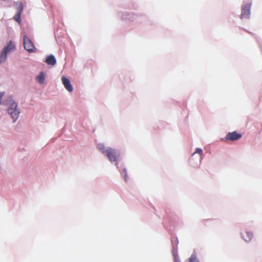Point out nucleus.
<instances>
[{
  "label": "nucleus",
  "instance_id": "f257e3e1",
  "mask_svg": "<svg viewBox=\"0 0 262 262\" xmlns=\"http://www.w3.org/2000/svg\"><path fill=\"white\" fill-rule=\"evenodd\" d=\"M15 48V45L11 41H10L8 45L4 48L0 54V64L6 61L7 54L13 50Z\"/></svg>",
  "mask_w": 262,
  "mask_h": 262
},
{
  "label": "nucleus",
  "instance_id": "f03ea898",
  "mask_svg": "<svg viewBox=\"0 0 262 262\" xmlns=\"http://www.w3.org/2000/svg\"><path fill=\"white\" fill-rule=\"evenodd\" d=\"M8 112L12 118L13 122L15 121L19 114V112L17 108V104L14 102L11 103L8 109Z\"/></svg>",
  "mask_w": 262,
  "mask_h": 262
},
{
  "label": "nucleus",
  "instance_id": "7ed1b4c3",
  "mask_svg": "<svg viewBox=\"0 0 262 262\" xmlns=\"http://www.w3.org/2000/svg\"><path fill=\"white\" fill-rule=\"evenodd\" d=\"M106 156L111 162H115L119 159L120 153L116 149L108 147Z\"/></svg>",
  "mask_w": 262,
  "mask_h": 262
},
{
  "label": "nucleus",
  "instance_id": "20e7f679",
  "mask_svg": "<svg viewBox=\"0 0 262 262\" xmlns=\"http://www.w3.org/2000/svg\"><path fill=\"white\" fill-rule=\"evenodd\" d=\"M251 7V3L245 4L242 6L241 14V19L249 18Z\"/></svg>",
  "mask_w": 262,
  "mask_h": 262
},
{
  "label": "nucleus",
  "instance_id": "39448f33",
  "mask_svg": "<svg viewBox=\"0 0 262 262\" xmlns=\"http://www.w3.org/2000/svg\"><path fill=\"white\" fill-rule=\"evenodd\" d=\"M24 48L29 52H33L35 51V47L32 41L26 36H24Z\"/></svg>",
  "mask_w": 262,
  "mask_h": 262
},
{
  "label": "nucleus",
  "instance_id": "423d86ee",
  "mask_svg": "<svg viewBox=\"0 0 262 262\" xmlns=\"http://www.w3.org/2000/svg\"><path fill=\"white\" fill-rule=\"evenodd\" d=\"M242 136L241 134L237 133L236 132H232L228 133L225 137V139L233 141L241 139Z\"/></svg>",
  "mask_w": 262,
  "mask_h": 262
},
{
  "label": "nucleus",
  "instance_id": "0eeeda50",
  "mask_svg": "<svg viewBox=\"0 0 262 262\" xmlns=\"http://www.w3.org/2000/svg\"><path fill=\"white\" fill-rule=\"evenodd\" d=\"M62 81L64 87L68 91L72 92L73 91V87L69 79L63 76L62 77Z\"/></svg>",
  "mask_w": 262,
  "mask_h": 262
},
{
  "label": "nucleus",
  "instance_id": "6e6552de",
  "mask_svg": "<svg viewBox=\"0 0 262 262\" xmlns=\"http://www.w3.org/2000/svg\"><path fill=\"white\" fill-rule=\"evenodd\" d=\"M242 237L246 242H248L253 238V233L250 231H246L245 234L242 235Z\"/></svg>",
  "mask_w": 262,
  "mask_h": 262
},
{
  "label": "nucleus",
  "instance_id": "1a4fd4ad",
  "mask_svg": "<svg viewBox=\"0 0 262 262\" xmlns=\"http://www.w3.org/2000/svg\"><path fill=\"white\" fill-rule=\"evenodd\" d=\"M46 62L48 64L53 66L55 64L56 60L54 56L50 55L47 57Z\"/></svg>",
  "mask_w": 262,
  "mask_h": 262
},
{
  "label": "nucleus",
  "instance_id": "9d476101",
  "mask_svg": "<svg viewBox=\"0 0 262 262\" xmlns=\"http://www.w3.org/2000/svg\"><path fill=\"white\" fill-rule=\"evenodd\" d=\"M97 148L102 153L107 155L108 148H106L103 144H98Z\"/></svg>",
  "mask_w": 262,
  "mask_h": 262
},
{
  "label": "nucleus",
  "instance_id": "9b49d317",
  "mask_svg": "<svg viewBox=\"0 0 262 262\" xmlns=\"http://www.w3.org/2000/svg\"><path fill=\"white\" fill-rule=\"evenodd\" d=\"M36 79L40 84H43L44 83L45 74L43 72H40V74L37 76Z\"/></svg>",
  "mask_w": 262,
  "mask_h": 262
},
{
  "label": "nucleus",
  "instance_id": "f8f14e48",
  "mask_svg": "<svg viewBox=\"0 0 262 262\" xmlns=\"http://www.w3.org/2000/svg\"><path fill=\"white\" fill-rule=\"evenodd\" d=\"M189 262H200L195 252H193L188 259Z\"/></svg>",
  "mask_w": 262,
  "mask_h": 262
},
{
  "label": "nucleus",
  "instance_id": "ddd939ff",
  "mask_svg": "<svg viewBox=\"0 0 262 262\" xmlns=\"http://www.w3.org/2000/svg\"><path fill=\"white\" fill-rule=\"evenodd\" d=\"M195 154H199V157H198V159L199 160V161H200L201 159H202V155L203 154V151H202V150L201 149V148H196V150L195 151V152H194L192 155V158L191 159H190V160H192V158H193V157L194 156V155Z\"/></svg>",
  "mask_w": 262,
  "mask_h": 262
},
{
  "label": "nucleus",
  "instance_id": "4468645a",
  "mask_svg": "<svg viewBox=\"0 0 262 262\" xmlns=\"http://www.w3.org/2000/svg\"><path fill=\"white\" fill-rule=\"evenodd\" d=\"M16 4L18 6V13L20 14L24 9L23 5L20 2H17Z\"/></svg>",
  "mask_w": 262,
  "mask_h": 262
},
{
  "label": "nucleus",
  "instance_id": "2eb2a0df",
  "mask_svg": "<svg viewBox=\"0 0 262 262\" xmlns=\"http://www.w3.org/2000/svg\"><path fill=\"white\" fill-rule=\"evenodd\" d=\"M20 14L18 13L17 15H16L14 16L15 20L18 23H19L20 21Z\"/></svg>",
  "mask_w": 262,
  "mask_h": 262
},
{
  "label": "nucleus",
  "instance_id": "dca6fc26",
  "mask_svg": "<svg viewBox=\"0 0 262 262\" xmlns=\"http://www.w3.org/2000/svg\"><path fill=\"white\" fill-rule=\"evenodd\" d=\"M176 262H180L179 261L176 260Z\"/></svg>",
  "mask_w": 262,
  "mask_h": 262
}]
</instances>
